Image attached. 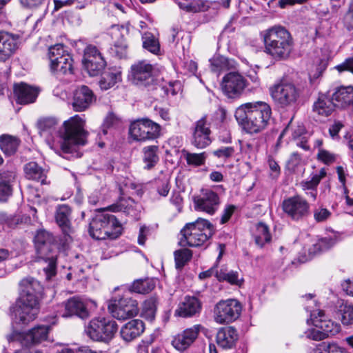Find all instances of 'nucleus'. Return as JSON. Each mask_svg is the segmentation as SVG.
<instances>
[{
	"instance_id": "obj_59",
	"label": "nucleus",
	"mask_w": 353,
	"mask_h": 353,
	"mask_svg": "<svg viewBox=\"0 0 353 353\" xmlns=\"http://www.w3.org/2000/svg\"><path fill=\"white\" fill-rule=\"evenodd\" d=\"M118 123V119L113 114L108 115L102 126L103 134H106L108 133V129L114 127Z\"/></svg>"
},
{
	"instance_id": "obj_19",
	"label": "nucleus",
	"mask_w": 353,
	"mask_h": 353,
	"mask_svg": "<svg viewBox=\"0 0 353 353\" xmlns=\"http://www.w3.org/2000/svg\"><path fill=\"white\" fill-rule=\"evenodd\" d=\"M203 329L202 325L197 324L184 330L182 332L174 336L172 345L179 351L185 350L194 343L199 333Z\"/></svg>"
},
{
	"instance_id": "obj_36",
	"label": "nucleus",
	"mask_w": 353,
	"mask_h": 353,
	"mask_svg": "<svg viewBox=\"0 0 353 353\" xmlns=\"http://www.w3.org/2000/svg\"><path fill=\"white\" fill-rule=\"evenodd\" d=\"M52 240V236L48 232L45 230L39 231L34 238L38 253L43 254L47 250H49Z\"/></svg>"
},
{
	"instance_id": "obj_46",
	"label": "nucleus",
	"mask_w": 353,
	"mask_h": 353,
	"mask_svg": "<svg viewBox=\"0 0 353 353\" xmlns=\"http://www.w3.org/2000/svg\"><path fill=\"white\" fill-rule=\"evenodd\" d=\"M339 313L341 323L344 325L353 324V305L347 303L339 305Z\"/></svg>"
},
{
	"instance_id": "obj_26",
	"label": "nucleus",
	"mask_w": 353,
	"mask_h": 353,
	"mask_svg": "<svg viewBox=\"0 0 353 353\" xmlns=\"http://www.w3.org/2000/svg\"><path fill=\"white\" fill-rule=\"evenodd\" d=\"M216 340L223 349H231L238 340L237 331L232 326L221 327L216 334Z\"/></svg>"
},
{
	"instance_id": "obj_34",
	"label": "nucleus",
	"mask_w": 353,
	"mask_h": 353,
	"mask_svg": "<svg viewBox=\"0 0 353 353\" xmlns=\"http://www.w3.org/2000/svg\"><path fill=\"white\" fill-rule=\"evenodd\" d=\"M24 172L26 178L41 182V184L46 183V173L43 169L35 162H30L24 167Z\"/></svg>"
},
{
	"instance_id": "obj_4",
	"label": "nucleus",
	"mask_w": 353,
	"mask_h": 353,
	"mask_svg": "<svg viewBox=\"0 0 353 353\" xmlns=\"http://www.w3.org/2000/svg\"><path fill=\"white\" fill-rule=\"evenodd\" d=\"M84 124L79 115L64 121L63 131L61 132V148L64 153H72L77 147L85 144L87 132L84 130Z\"/></svg>"
},
{
	"instance_id": "obj_48",
	"label": "nucleus",
	"mask_w": 353,
	"mask_h": 353,
	"mask_svg": "<svg viewBox=\"0 0 353 353\" xmlns=\"http://www.w3.org/2000/svg\"><path fill=\"white\" fill-rule=\"evenodd\" d=\"M192 252L188 248L176 250L174 252L176 268H182L192 259Z\"/></svg>"
},
{
	"instance_id": "obj_52",
	"label": "nucleus",
	"mask_w": 353,
	"mask_h": 353,
	"mask_svg": "<svg viewBox=\"0 0 353 353\" xmlns=\"http://www.w3.org/2000/svg\"><path fill=\"white\" fill-rule=\"evenodd\" d=\"M20 219L12 214H8L5 212H0V223L6 225L8 228H12L19 224Z\"/></svg>"
},
{
	"instance_id": "obj_27",
	"label": "nucleus",
	"mask_w": 353,
	"mask_h": 353,
	"mask_svg": "<svg viewBox=\"0 0 353 353\" xmlns=\"http://www.w3.org/2000/svg\"><path fill=\"white\" fill-rule=\"evenodd\" d=\"M201 305L197 298L194 296H186L178 306L175 311L176 315L181 317H190L199 313Z\"/></svg>"
},
{
	"instance_id": "obj_32",
	"label": "nucleus",
	"mask_w": 353,
	"mask_h": 353,
	"mask_svg": "<svg viewBox=\"0 0 353 353\" xmlns=\"http://www.w3.org/2000/svg\"><path fill=\"white\" fill-rule=\"evenodd\" d=\"M121 81V71L120 69L111 68L102 74L99 85L101 90H107Z\"/></svg>"
},
{
	"instance_id": "obj_45",
	"label": "nucleus",
	"mask_w": 353,
	"mask_h": 353,
	"mask_svg": "<svg viewBox=\"0 0 353 353\" xmlns=\"http://www.w3.org/2000/svg\"><path fill=\"white\" fill-rule=\"evenodd\" d=\"M183 153L188 165L194 167H199L204 165L208 157L205 152L201 153H192L184 150Z\"/></svg>"
},
{
	"instance_id": "obj_50",
	"label": "nucleus",
	"mask_w": 353,
	"mask_h": 353,
	"mask_svg": "<svg viewBox=\"0 0 353 353\" xmlns=\"http://www.w3.org/2000/svg\"><path fill=\"white\" fill-rule=\"evenodd\" d=\"M290 131H291L292 137L294 140L300 139L301 136L303 135L305 132V130L303 125H297L293 128L292 126V121H290L281 133L279 137L278 143L280 141L282 137L288 134Z\"/></svg>"
},
{
	"instance_id": "obj_29",
	"label": "nucleus",
	"mask_w": 353,
	"mask_h": 353,
	"mask_svg": "<svg viewBox=\"0 0 353 353\" xmlns=\"http://www.w3.org/2000/svg\"><path fill=\"white\" fill-rule=\"evenodd\" d=\"M15 180V174L12 171L0 172V201L5 202L12 195V185Z\"/></svg>"
},
{
	"instance_id": "obj_8",
	"label": "nucleus",
	"mask_w": 353,
	"mask_h": 353,
	"mask_svg": "<svg viewBox=\"0 0 353 353\" xmlns=\"http://www.w3.org/2000/svg\"><path fill=\"white\" fill-rule=\"evenodd\" d=\"M269 91L274 102L282 108L294 105L301 94V90L294 83L287 81L274 83L270 87Z\"/></svg>"
},
{
	"instance_id": "obj_30",
	"label": "nucleus",
	"mask_w": 353,
	"mask_h": 353,
	"mask_svg": "<svg viewBox=\"0 0 353 353\" xmlns=\"http://www.w3.org/2000/svg\"><path fill=\"white\" fill-rule=\"evenodd\" d=\"M50 326L37 325L26 332V346H30L46 341L48 337Z\"/></svg>"
},
{
	"instance_id": "obj_43",
	"label": "nucleus",
	"mask_w": 353,
	"mask_h": 353,
	"mask_svg": "<svg viewBox=\"0 0 353 353\" xmlns=\"http://www.w3.org/2000/svg\"><path fill=\"white\" fill-rule=\"evenodd\" d=\"M216 278L219 281H225L230 284L240 285L243 281L239 278V273L234 271L228 272L227 270L221 268L216 271Z\"/></svg>"
},
{
	"instance_id": "obj_24",
	"label": "nucleus",
	"mask_w": 353,
	"mask_h": 353,
	"mask_svg": "<svg viewBox=\"0 0 353 353\" xmlns=\"http://www.w3.org/2000/svg\"><path fill=\"white\" fill-rule=\"evenodd\" d=\"M71 214L70 207L65 204L57 205L55 211V221L62 232L69 235L72 232L71 226Z\"/></svg>"
},
{
	"instance_id": "obj_21",
	"label": "nucleus",
	"mask_w": 353,
	"mask_h": 353,
	"mask_svg": "<svg viewBox=\"0 0 353 353\" xmlns=\"http://www.w3.org/2000/svg\"><path fill=\"white\" fill-rule=\"evenodd\" d=\"M20 37L6 31L0 32V61L8 60L17 50Z\"/></svg>"
},
{
	"instance_id": "obj_61",
	"label": "nucleus",
	"mask_w": 353,
	"mask_h": 353,
	"mask_svg": "<svg viewBox=\"0 0 353 353\" xmlns=\"http://www.w3.org/2000/svg\"><path fill=\"white\" fill-rule=\"evenodd\" d=\"M335 68L339 72L347 70L353 73V58L347 59L343 63L336 65Z\"/></svg>"
},
{
	"instance_id": "obj_39",
	"label": "nucleus",
	"mask_w": 353,
	"mask_h": 353,
	"mask_svg": "<svg viewBox=\"0 0 353 353\" xmlns=\"http://www.w3.org/2000/svg\"><path fill=\"white\" fill-rule=\"evenodd\" d=\"M71 55L66 50L63 44H55L48 48V58L50 63H54L60 60H67L70 59Z\"/></svg>"
},
{
	"instance_id": "obj_17",
	"label": "nucleus",
	"mask_w": 353,
	"mask_h": 353,
	"mask_svg": "<svg viewBox=\"0 0 353 353\" xmlns=\"http://www.w3.org/2000/svg\"><path fill=\"white\" fill-rule=\"evenodd\" d=\"M210 133V124L208 122L207 117L205 115L195 123L192 144L199 149L205 148L211 143Z\"/></svg>"
},
{
	"instance_id": "obj_47",
	"label": "nucleus",
	"mask_w": 353,
	"mask_h": 353,
	"mask_svg": "<svg viewBox=\"0 0 353 353\" xmlns=\"http://www.w3.org/2000/svg\"><path fill=\"white\" fill-rule=\"evenodd\" d=\"M143 47L153 54H157L160 50L158 40L150 32L145 33L142 37Z\"/></svg>"
},
{
	"instance_id": "obj_63",
	"label": "nucleus",
	"mask_w": 353,
	"mask_h": 353,
	"mask_svg": "<svg viewBox=\"0 0 353 353\" xmlns=\"http://www.w3.org/2000/svg\"><path fill=\"white\" fill-rule=\"evenodd\" d=\"M57 121L54 119L48 118L41 120L39 123V128L42 130H48L55 126Z\"/></svg>"
},
{
	"instance_id": "obj_14",
	"label": "nucleus",
	"mask_w": 353,
	"mask_h": 353,
	"mask_svg": "<svg viewBox=\"0 0 353 353\" xmlns=\"http://www.w3.org/2000/svg\"><path fill=\"white\" fill-rule=\"evenodd\" d=\"M64 312L63 317L77 316L81 319H88L90 316V307L97 306L96 303L91 300H84L79 296L70 298L63 303Z\"/></svg>"
},
{
	"instance_id": "obj_40",
	"label": "nucleus",
	"mask_w": 353,
	"mask_h": 353,
	"mask_svg": "<svg viewBox=\"0 0 353 353\" xmlns=\"http://www.w3.org/2000/svg\"><path fill=\"white\" fill-rule=\"evenodd\" d=\"M211 70L214 72L219 73L222 70H229L234 67V61L225 57L216 56L211 60Z\"/></svg>"
},
{
	"instance_id": "obj_53",
	"label": "nucleus",
	"mask_w": 353,
	"mask_h": 353,
	"mask_svg": "<svg viewBox=\"0 0 353 353\" xmlns=\"http://www.w3.org/2000/svg\"><path fill=\"white\" fill-rule=\"evenodd\" d=\"M313 214L314 220L318 223L327 221L331 216V212L324 208H315Z\"/></svg>"
},
{
	"instance_id": "obj_23",
	"label": "nucleus",
	"mask_w": 353,
	"mask_h": 353,
	"mask_svg": "<svg viewBox=\"0 0 353 353\" xmlns=\"http://www.w3.org/2000/svg\"><path fill=\"white\" fill-rule=\"evenodd\" d=\"M14 96L20 104H28L34 102L39 90L25 83H15L13 86Z\"/></svg>"
},
{
	"instance_id": "obj_18",
	"label": "nucleus",
	"mask_w": 353,
	"mask_h": 353,
	"mask_svg": "<svg viewBox=\"0 0 353 353\" xmlns=\"http://www.w3.org/2000/svg\"><path fill=\"white\" fill-rule=\"evenodd\" d=\"M152 65L145 61L139 62L131 68L132 81L139 86L147 87L154 82Z\"/></svg>"
},
{
	"instance_id": "obj_38",
	"label": "nucleus",
	"mask_w": 353,
	"mask_h": 353,
	"mask_svg": "<svg viewBox=\"0 0 353 353\" xmlns=\"http://www.w3.org/2000/svg\"><path fill=\"white\" fill-rule=\"evenodd\" d=\"M158 149L157 145H150L143 148V161L145 169L152 168L159 161Z\"/></svg>"
},
{
	"instance_id": "obj_64",
	"label": "nucleus",
	"mask_w": 353,
	"mask_h": 353,
	"mask_svg": "<svg viewBox=\"0 0 353 353\" xmlns=\"http://www.w3.org/2000/svg\"><path fill=\"white\" fill-rule=\"evenodd\" d=\"M243 153L246 154L249 158L254 157L256 151V148L252 143L247 142L241 145Z\"/></svg>"
},
{
	"instance_id": "obj_54",
	"label": "nucleus",
	"mask_w": 353,
	"mask_h": 353,
	"mask_svg": "<svg viewBox=\"0 0 353 353\" xmlns=\"http://www.w3.org/2000/svg\"><path fill=\"white\" fill-rule=\"evenodd\" d=\"M46 280H50L56 274V260L53 256L48 257V262L46 267L43 269Z\"/></svg>"
},
{
	"instance_id": "obj_1",
	"label": "nucleus",
	"mask_w": 353,
	"mask_h": 353,
	"mask_svg": "<svg viewBox=\"0 0 353 353\" xmlns=\"http://www.w3.org/2000/svg\"><path fill=\"white\" fill-rule=\"evenodd\" d=\"M20 296L13 307L17 323L27 325L34 320L39 312L43 286L32 277L22 279L19 283Z\"/></svg>"
},
{
	"instance_id": "obj_22",
	"label": "nucleus",
	"mask_w": 353,
	"mask_h": 353,
	"mask_svg": "<svg viewBox=\"0 0 353 353\" xmlns=\"http://www.w3.org/2000/svg\"><path fill=\"white\" fill-rule=\"evenodd\" d=\"M94 100L93 92L86 85L78 88L73 97L72 107L77 112L85 110Z\"/></svg>"
},
{
	"instance_id": "obj_60",
	"label": "nucleus",
	"mask_w": 353,
	"mask_h": 353,
	"mask_svg": "<svg viewBox=\"0 0 353 353\" xmlns=\"http://www.w3.org/2000/svg\"><path fill=\"white\" fill-rule=\"evenodd\" d=\"M318 159L325 164H330L335 161L334 154L322 149H320L318 152Z\"/></svg>"
},
{
	"instance_id": "obj_56",
	"label": "nucleus",
	"mask_w": 353,
	"mask_h": 353,
	"mask_svg": "<svg viewBox=\"0 0 353 353\" xmlns=\"http://www.w3.org/2000/svg\"><path fill=\"white\" fill-rule=\"evenodd\" d=\"M325 332L322 330H316V328H310L304 332V336L309 339L314 341H321L325 339Z\"/></svg>"
},
{
	"instance_id": "obj_7",
	"label": "nucleus",
	"mask_w": 353,
	"mask_h": 353,
	"mask_svg": "<svg viewBox=\"0 0 353 353\" xmlns=\"http://www.w3.org/2000/svg\"><path fill=\"white\" fill-rule=\"evenodd\" d=\"M118 330L117 322L108 317L92 319L85 328L87 336L94 341L109 343Z\"/></svg>"
},
{
	"instance_id": "obj_41",
	"label": "nucleus",
	"mask_w": 353,
	"mask_h": 353,
	"mask_svg": "<svg viewBox=\"0 0 353 353\" xmlns=\"http://www.w3.org/2000/svg\"><path fill=\"white\" fill-rule=\"evenodd\" d=\"M254 239L256 243L260 247H263L266 243L271 241L269 228L265 224L259 223L256 225Z\"/></svg>"
},
{
	"instance_id": "obj_12",
	"label": "nucleus",
	"mask_w": 353,
	"mask_h": 353,
	"mask_svg": "<svg viewBox=\"0 0 353 353\" xmlns=\"http://www.w3.org/2000/svg\"><path fill=\"white\" fill-rule=\"evenodd\" d=\"M83 63L90 76H97L106 65V61L98 48L88 45L84 49Z\"/></svg>"
},
{
	"instance_id": "obj_15",
	"label": "nucleus",
	"mask_w": 353,
	"mask_h": 353,
	"mask_svg": "<svg viewBox=\"0 0 353 353\" xmlns=\"http://www.w3.org/2000/svg\"><path fill=\"white\" fill-rule=\"evenodd\" d=\"M247 86L245 79L239 72H230L221 81L223 92L230 99L239 98Z\"/></svg>"
},
{
	"instance_id": "obj_2",
	"label": "nucleus",
	"mask_w": 353,
	"mask_h": 353,
	"mask_svg": "<svg viewBox=\"0 0 353 353\" xmlns=\"http://www.w3.org/2000/svg\"><path fill=\"white\" fill-rule=\"evenodd\" d=\"M272 113V108L268 103L257 101L239 105L236 109L234 117L244 131L257 134L267 128Z\"/></svg>"
},
{
	"instance_id": "obj_28",
	"label": "nucleus",
	"mask_w": 353,
	"mask_h": 353,
	"mask_svg": "<svg viewBox=\"0 0 353 353\" xmlns=\"http://www.w3.org/2000/svg\"><path fill=\"white\" fill-rule=\"evenodd\" d=\"M332 99L336 108H345L353 103V87L337 88L332 95Z\"/></svg>"
},
{
	"instance_id": "obj_13",
	"label": "nucleus",
	"mask_w": 353,
	"mask_h": 353,
	"mask_svg": "<svg viewBox=\"0 0 353 353\" xmlns=\"http://www.w3.org/2000/svg\"><path fill=\"white\" fill-rule=\"evenodd\" d=\"M283 212L294 221H300L310 213L308 202L300 196H294L285 199L282 203Z\"/></svg>"
},
{
	"instance_id": "obj_49",
	"label": "nucleus",
	"mask_w": 353,
	"mask_h": 353,
	"mask_svg": "<svg viewBox=\"0 0 353 353\" xmlns=\"http://www.w3.org/2000/svg\"><path fill=\"white\" fill-rule=\"evenodd\" d=\"M326 172L324 168L321 169L319 173L313 174L310 180L302 181L301 185L303 190H314L320 183L321 180L325 177Z\"/></svg>"
},
{
	"instance_id": "obj_51",
	"label": "nucleus",
	"mask_w": 353,
	"mask_h": 353,
	"mask_svg": "<svg viewBox=\"0 0 353 353\" xmlns=\"http://www.w3.org/2000/svg\"><path fill=\"white\" fill-rule=\"evenodd\" d=\"M316 63L315 69H311L309 72L311 81L320 77L327 66V61L325 59H319L316 61Z\"/></svg>"
},
{
	"instance_id": "obj_16",
	"label": "nucleus",
	"mask_w": 353,
	"mask_h": 353,
	"mask_svg": "<svg viewBox=\"0 0 353 353\" xmlns=\"http://www.w3.org/2000/svg\"><path fill=\"white\" fill-rule=\"evenodd\" d=\"M193 201L196 210L210 215H213L217 211L221 203L219 195L209 189L202 190L201 194L194 196Z\"/></svg>"
},
{
	"instance_id": "obj_9",
	"label": "nucleus",
	"mask_w": 353,
	"mask_h": 353,
	"mask_svg": "<svg viewBox=\"0 0 353 353\" xmlns=\"http://www.w3.org/2000/svg\"><path fill=\"white\" fill-rule=\"evenodd\" d=\"M161 126L148 119H142L131 123L130 134L139 141L153 140L160 135Z\"/></svg>"
},
{
	"instance_id": "obj_5",
	"label": "nucleus",
	"mask_w": 353,
	"mask_h": 353,
	"mask_svg": "<svg viewBox=\"0 0 353 353\" xmlns=\"http://www.w3.org/2000/svg\"><path fill=\"white\" fill-rule=\"evenodd\" d=\"M214 227L208 220L199 218L194 222L187 223L181 230V246L199 247L213 234Z\"/></svg>"
},
{
	"instance_id": "obj_10",
	"label": "nucleus",
	"mask_w": 353,
	"mask_h": 353,
	"mask_svg": "<svg viewBox=\"0 0 353 353\" xmlns=\"http://www.w3.org/2000/svg\"><path fill=\"white\" fill-rule=\"evenodd\" d=\"M241 310V305L236 299L221 301L214 308V321L219 324L232 323L240 316Z\"/></svg>"
},
{
	"instance_id": "obj_33",
	"label": "nucleus",
	"mask_w": 353,
	"mask_h": 353,
	"mask_svg": "<svg viewBox=\"0 0 353 353\" xmlns=\"http://www.w3.org/2000/svg\"><path fill=\"white\" fill-rule=\"evenodd\" d=\"M20 143L21 141L17 137L6 134L0 136V148L8 156L17 152Z\"/></svg>"
},
{
	"instance_id": "obj_3",
	"label": "nucleus",
	"mask_w": 353,
	"mask_h": 353,
	"mask_svg": "<svg viewBox=\"0 0 353 353\" xmlns=\"http://www.w3.org/2000/svg\"><path fill=\"white\" fill-rule=\"evenodd\" d=\"M261 35L265 53L277 61L290 57L294 49V39L285 28L274 26L263 31Z\"/></svg>"
},
{
	"instance_id": "obj_55",
	"label": "nucleus",
	"mask_w": 353,
	"mask_h": 353,
	"mask_svg": "<svg viewBox=\"0 0 353 353\" xmlns=\"http://www.w3.org/2000/svg\"><path fill=\"white\" fill-rule=\"evenodd\" d=\"M190 12H199L206 11L209 6L207 1L203 0H194L190 4Z\"/></svg>"
},
{
	"instance_id": "obj_37",
	"label": "nucleus",
	"mask_w": 353,
	"mask_h": 353,
	"mask_svg": "<svg viewBox=\"0 0 353 353\" xmlns=\"http://www.w3.org/2000/svg\"><path fill=\"white\" fill-rule=\"evenodd\" d=\"M336 243V237L327 236L319 239L315 243L309 248L308 252L311 256L326 251L331 248Z\"/></svg>"
},
{
	"instance_id": "obj_6",
	"label": "nucleus",
	"mask_w": 353,
	"mask_h": 353,
	"mask_svg": "<svg viewBox=\"0 0 353 353\" xmlns=\"http://www.w3.org/2000/svg\"><path fill=\"white\" fill-rule=\"evenodd\" d=\"M89 232L98 240L115 239L121 234V225L114 215L99 212L90 223Z\"/></svg>"
},
{
	"instance_id": "obj_31",
	"label": "nucleus",
	"mask_w": 353,
	"mask_h": 353,
	"mask_svg": "<svg viewBox=\"0 0 353 353\" xmlns=\"http://www.w3.org/2000/svg\"><path fill=\"white\" fill-rule=\"evenodd\" d=\"M335 108L336 107L332 98L330 99L326 95L321 94L314 103L312 111L319 116L327 117L333 112Z\"/></svg>"
},
{
	"instance_id": "obj_57",
	"label": "nucleus",
	"mask_w": 353,
	"mask_h": 353,
	"mask_svg": "<svg viewBox=\"0 0 353 353\" xmlns=\"http://www.w3.org/2000/svg\"><path fill=\"white\" fill-rule=\"evenodd\" d=\"M26 332H21L17 330H12L10 334L6 335L8 342L19 341L23 345H26Z\"/></svg>"
},
{
	"instance_id": "obj_20",
	"label": "nucleus",
	"mask_w": 353,
	"mask_h": 353,
	"mask_svg": "<svg viewBox=\"0 0 353 353\" xmlns=\"http://www.w3.org/2000/svg\"><path fill=\"white\" fill-rule=\"evenodd\" d=\"M310 320L316 327L321 330L323 332H325L326 338L340 332V325L328 319L323 310L313 311L311 313Z\"/></svg>"
},
{
	"instance_id": "obj_35",
	"label": "nucleus",
	"mask_w": 353,
	"mask_h": 353,
	"mask_svg": "<svg viewBox=\"0 0 353 353\" xmlns=\"http://www.w3.org/2000/svg\"><path fill=\"white\" fill-rule=\"evenodd\" d=\"M72 57L65 60H60L54 63H50L51 72L57 78L63 75L72 73Z\"/></svg>"
},
{
	"instance_id": "obj_62",
	"label": "nucleus",
	"mask_w": 353,
	"mask_h": 353,
	"mask_svg": "<svg viewBox=\"0 0 353 353\" xmlns=\"http://www.w3.org/2000/svg\"><path fill=\"white\" fill-rule=\"evenodd\" d=\"M181 87V83L179 81L170 82L168 85L165 87V92L167 94H170L174 96L180 92Z\"/></svg>"
},
{
	"instance_id": "obj_25",
	"label": "nucleus",
	"mask_w": 353,
	"mask_h": 353,
	"mask_svg": "<svg viewBox=\"0 0 353 353\" xmlns=\"http://www.w3.org/2000/svg\"><path fill=\"white\" fill-rule=\"evenodd\" d=\"M143 322L140 319H133L122 326L120 334L123 340L130 342L139 337L144 331Z\"/></svg>"
},
{
	"instance_id": "obj_11",
	"label": "nucleus",
	"mask_w": 353,
	"mask_h": 353,
	"mask_svg": "<svg viewBox=\"0 0 353 353\" xmlns=\"http://www.w3.org/2000/svg\"><path fill=\"white\" fill-rule=\"evenodd\" d=\"M108 310L114 318L125 320L139 313L138 303L128 295H125L108 306Z\"/></svg>"
},
{
	"instance_id": "obj_58",
	"label": "nucleus",
	"mask_w": 353,
	"mask_h": 353,
	"mask_svg": "<svg viewBox=\"0 0 353 353\" xmlns=\"http://www.w3.org/2000/svg\"><path fill=\"white\" fill-rule=\"evenodd\" d=\"M234 153V149L233 147H222L213 152V154L221 159H228L231 157Z\"/></svg>"
},
{
	"instance_id": "obj_42",
	"label": "nucleus",
	"mask_w": 353,
	"mask_h": 353,
	"mask_svg": "<svg viewBox=\"0 0 353 353\" xmlns=\"http://www.w3.org/2000/svg\"><path fill=\"white\" fill-rule=\"evenodd\" d=\"M155 287L154 281L151 279H139L133 282L130 287V291L139 294H147Z\"/></svg>"
},
{
	"instance_id": "obj_44",
	"label": "nucleus",
	"mask_w": 353,
	"mask_h": 353,
	"mask_svg": "<svg viewBox=\"0 0 353 353\" xmlns=\"http://www.w3.org/2000/svg\"><path fill=\"white\" fill-rule=\"evenodd\" d=\"M136 206L137 204L133 199L122 198L117 204L110 206L109 208L113 212L123 211L128 214L133 216L132 212Z\"/></svg>"
}]
</instances>
